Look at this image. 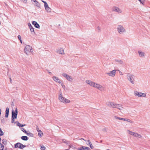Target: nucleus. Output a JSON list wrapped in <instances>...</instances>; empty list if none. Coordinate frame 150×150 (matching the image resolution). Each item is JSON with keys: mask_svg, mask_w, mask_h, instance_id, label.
Returning <instances> with one entry per match:
<instances>
[{"mask_svg": "<svg viewBox=\"0 0 150 150\" xmlns=\"http://www.w3.org/2000/svg\"><path fill=\"white\" fill-rule=\"evenodd\" d=\"M88 145H89L90 147L91 148L93 149V147L92 145V144H91V143L90 142L89 140H88Z\"/></svg>", "mask_w": 150, "mask_h": 150, "instance_id": "obj_27", "label": "nucleus"}, {"mask_svg": "<svg viewBox=\"0 0 150 150\" xmlns=\"http://www.w3.org/2000/svg\"><path fill=\"white\" fill-rule=\"evenodd\" d=\"M24 51L27 55H30L33 53L32 47L29 45H27L25 46Z\"/></svg>", "mask_w": 150, "mask_h": 150, "instance_id": "obj_3", "label": "nucleus"}, {"mask_svg": "<svg viewBox=\"0 0 150 150\" xmlns=\"http://www.w3.org/2000/svg\"><path fill=\"white\" fill-rule=\"evenodd\" d=\"M25 146L23 145V144L20 143H18L15 145V147L16 148H20L21 149H23L25 147Z\"/></svg>", "mask_w": 150, "mask_h": 150, "instance_id": "obj_14", "label": "nucleus"}, {"mask_svg": "<svg viewBox=\"0 0 150 150\" xmlns=\"http://www.w3.org/2000/svg\"><path fill=\"white\" fill-rule=\"evenodd\" d=\"M129 134L135 137L140 138L142 137V136L141 134H139L136 132H129Z\"/></svg>", "mask_w": 150, "mask_h": 150, "instance_id": "obj_13", "label": "nucleus"}, {"mask_svg": "<svg viewBox=\"0 0 150 150\" xmlns=\"http://www.w3.org/2000/svg\"><path fill=\"white\" fill-rule=\"evenodd\" d=\"M139 1L140 3H141L142 4H143V3L144 2V0H138Z\"/></svg>", "mask_w": 150, "mask_h": 150, "instance_id": "obj_34", "label": "nucleus"}, {"mask_svg": "<svg viewBox=\"0 0 150 150\" xmlns=\"http://www.w3.org/2000/svg\"><path fill=\"white\" fill-rule=\"evenodd\" d=\"M126 76L127 79L131 83L133 84L134 83V76L133 75L129 73H128L127 74Z\"/></svg>", "mask_w": 150, "mask_h": 150, "instance_id": "obj_5", "label": "nucleus"}, {"mask_svg": "<svg viewBox=\"0 0 150 150\" xmlns=\"http://www.w3.org/2000/svg\"><path fill=\"white\" fill-rule=\"evenodd\" d=\"M32 1H34V2H35V1H36V0H31Z\"/></svg>", "mask_w": 150, "mask_h": 150, "instance_id": "obj_45", "label": "nucleus"}, {"mask_svg": "<svg viewBox=\"0 0 150 150\" xmlns=\"http://www.w3.org/2000/svg\"><path fill=\"white\" fill-rule=\"evenodd\" d=\"M22 1L23 3H27V0H21Z\"/></svg>", "mask_w": 150, "mask_h": 150, "instance_id": "obj_38", "label": "nucleus"}, {"mask_svg": "<svg viewBox=\"0 0 150 150\" xmlns=\"http://www.w3.org/2000/svg\"><path fill=\"white\" fill-rule=\"evenodd\" d=\"M115 108H117L120 110H122L124 109L121 105L118 104H116Z\"/></svg>", "mask_w": 150, "mask_h": 150, "instance_id": "obj_20", "label": "nucleus"}, {"mask_svg": "<svg viewBox=\"0 0 150 150\" xmlns=\"http://www.w3.org/2000/svg\"><path fill=\"white\" fill-rule=\"evenodd\" d=\"M117 31L118 33L122 34L126 32V30L124 27L122 25H119L117 26Z\"/></svg>", "mask_w": 150, "mask_h": 150, "instance_id": "obj_4", "label": "nucleus"}, {"mask_svg": "<svg viewBox=\"0 0 150 150\" xmlns=\"http://www.w3.org/2000/svg\"><path fill=\"white\" fill-rule=\"evenodd\" d=\"M3 132H0V136H2L4 134Z\"/></svg>", "mask_w": 150, "mask_h": 150, "instance_id": "obj_39", "label": "nucleus"}, {"mask_svg": "<svg viewBox=\"0 0 150 150\" xmlns=\"http://www.w3.org/2000/svg\"><path fill=\"white\" fill-rule=\"evenodd\" d=\"M14 118H12V121H11V122L12 123H14Z\"/></svg>", "mask_w": 150, "mask_h": 150, "instance_id": "obj_40", "label": "nucleus"}, {"mask_svg": "<svg viewBox=\"0 0 150 150\" xmlns=\"http://www.w3.org/2000/svg\"><path fill=\"white\" fill-rule=\"evenodd\" d=\"M112 11L117 12L118 13H122V10L117 6H115L112 8Z\"/></svg>", "mask_w": 150, "mask_h": 150, "instance_id": "obj_8", "label": "nucleus"}, {"mask_svg": "<svg viewBox=\"0 0 150 150\" xmlns=\"http://www.w3.org/2000/svg\"><path fill=\"white\" fill-rule=\"evenodd\" d=\"M122 120L129 122L131 123H133V121L132 120L127 118H123Z\"/></svg>", "mask_w": 150, "mask_h": 150, "instance_id": "obj_22", "label": "nucleus"}, {"mask_svg": "<svg viewBox=\"0 0 150 150\" xmlns=\"http://www.w3.org/2000/svg\"><path fill=\"white\" fill-rule=\"evenodd\" d=\"M123 118H121L119 117V120H122Z\"/></svg>", "mask_w": 150, "mask_h": 150, "instance_id": "obj_42", "label": "nucleus"}, {"mask_svg": "<svg viewBox=\"0 0 150 150\" xmlns=\"http://www.w3.org/2000/svg\"><path fill=\"white\" fill-rule=\"evenodd\" d=\"M62 75L68 81H72L73 80V77L72 76H69L66 73H63L62 74Z\"/></svg>", "mask_w": 150, "mask_h": 150, "instance_id": "obj_9", "label": "nucleus"}, {"mask_svg": "<svg viewBox=\"0 0 150 150\" xmlns=\"http://www.w3.org/2000/svg\"><path fill=\"white\" fill-rule=\"evenodd\" d=\"M58 98L60 102L64 104H68L71 102V101L69 99H67L63 96L61 92L59 95Z\"/></svg>", "mask_w": 150, "mask_h": 150, "instance_id": "obj_2", "label": "nucleus"}, {"mask_svg": "<svg viewBox=\"0 0 150 150\" xmlns=\"http://www.w3.org/2000/svg\"><path fill=\"white\" fill-rule=\"evenodd\" d=\"M45 147L43 145L41 146L40 149L41 150H45Z\"/></svg>", "mask_w": 150, "mask_h": 150, "instance_id": "obj_32", "label": "nucleus"}, {"mask_svg": "<svg viewBox=\"0 0 150 150\" xmlns=\"http://www.w3.org/2000/svg\"><path fill=\"white\" fill-rule=\"evenodd\" d=\"M21 130L22 131H25V130H24V128H21Z\"/></svg>", "mask_w": 150, "mask_h": 150, "instance_id": "obj_43", "label": "nucleus"}, {"mask_svg": "<svg viewBox=\"0 0 150 150\" xmlns=\"http://www.w3.org/2000/svg\"><path fill=\"white\" fill-rule=\"evenodd\" d=\"M37 131H41L40 130H39V129L38 128L37 129Z\"/></svg>", "mask_w": 150, "mask_h": 150, "instance_id": "obj_44", "label": "nucleus"}, {"mask_svg": "<svg viewBox=\"0 0 150 150\" xmlns=\"http://www.w3.org/2000/svg\"><path fill=\"white\" fill-rule=\"evenodd\" d=\"M117 62L120 64H122L123 63V62L122 60H120L117 61Z\"/></svg>", "mask_w": 150, "mask_h": 150, "instance_id": "obj_30", "label": "nucleus"}, {"mask_svg": "<svg viewBox=\"0 0 150 150\" xmlns=\"http://www.w3.org/2000/svg\"><path fill=\"white\" fill-rule=\"evenodd\" d=\"M0 131H2V130L1 128H0Z\"/></svg>", "mask_w": 150, "mask_h": 150, "instance_id": "obj_46", "label": "nucleus"}, {"mask_svg": "<svg viewBox=\"0 0 150 150\" xmlns=\"http://www.w3.org/2000/svg\"><path fill=\"white\" fill-rule=\"evenodd\" d=\"M32 24L34 25V26L38 28H39L40 27V25L35 21H33Z\"/></svg>", "mask_w": 150, "mask_h": 150, "instance_id": "obj_21", "label": "nucleus"}, {"mask_svg": "<svg viewBox=\"0 0 150 150\" xmlns=\"http://www.w3.org/2000/svg\"><path fill=\"white\" fill-rule=\"evenodd\" d=\"M17 114V109L16 108L14 112H12V118H16Z\"/></svg>", "mask_w": 150, "mask_h": 150, "instance_id": "obj_16", "label": "nucleus"}, {"mask_svg": "<svg viewBox=\"0 0 150 150\" xmlns=\"http://www.w3.org/2000/svg\"><path fill=\"white\" fill-rule=\"evenodd\" d=\"M106 105L110 107L115 108L116 103L111 101H108L106 103Z\"/></svg>", "mask_w": 150, "mask_h": 150, "instance_id": "obj_12", "label": "nucleus"}, {"mask_svg": "<svg viewBox=\"0 0 150 150\" xmlns=\"http://www.w3.org/2000/svg\"><path fill=\"white\" fill-rule=\"evenodd\" d=\"M116 70H113L111 71L106 73V74L109 76L114 77L116 74Z\"/></svg>", "mask_w": 150, "mask_h": 150, "instance_id": "obj_10", "label": "nucleus"}, {"mask_svg": "<svg viewBox=\"0 0 150 150\" xmlns=\"http://www.w3.org/2000/svg\"><path fill=\"white\" fill-rule=\"evenodd\" d=\"M138 53L139 56L142 58H143L145 57L146 54L144 52L141 50H139L138 51Z\"/></svg>", "mask_w": 150, "mask_h": 150, "instance_id": "obj_17", "label": "nucleus"}, {"mask_svg": "<svg viewBox=\"0 0 150 150\" xmlns=\"http://www.w3.org/2000/svg\"><path fill=\"white\" fill-rule=\"evenodd\" d=\"M25 132L26 133V134H28V133H27V132Z\"/></svg>", "mask_w": 150, "mask_h": 150, "instance_id": "obj_47", "label": "nucleus"}, {"mask_svg": "<svg viewBox=\"0 0 150 150\" xmlns=\"http://www.w3.org/2000/svg\"><path fill=\"white\" fill-rule=\"evenodd\" d=\"M28 26L29 27V28H30V31L31 33H35V31L34 30V28L32 26L31 24L30 23H28Z\"/></svg>", "mask_w": 150, "mask_h": 150, "instance_id": "obj_18", "label": "nucleus"}, {"mask_svg": "<svg viewBox=\"0 0 150 150\" xmlns=\"http://www.w3.org/2000/svg\"><path fill=\"white\" fill-rule=\"evenodd\" d=\"M52 78L53 81L55 82L58 83H61V81L58 77L54 76H53Z\"/></svg>", "mask_w": 150, "mask_h": 150, "instance_id": "obj_15", "label": "nucleus"}, {"mask_svg": "<svg viewBox=\"0 0 150 150\" xmlns=\"http://www.w3.org/2000/svg\"><path fill=\"white\" fill-rule=\"evenodd\" d=\"M102 130L103 131H106L107 130V128L105 127L103 128V129H102Z\"/></svg>", "mask_w": 150, "mask_h": 150, "instance_id": "obj_37", "label": "nucleus"}, {"mask_svg": "<svg viewBox=\"0 0 150 150\" xmlns=\"http://www.w3.org/2000/svg\"><path fill=\"white\" fill-rule=\"evenodd\" d=\"M119 74L120 75H123L121 71H120L119 72Z\"/></svg>", "mask_w": 150, "mask_h": 150, "instance_id": "obj_41", "label": "nucleus"}, {"mask_svg": "<svg viewBox=\"0 0 150 150\" xmlns=\"http://www.w3.org/2000/svg\"><path fill=\"white\" fill-rule=\"evenodd\" d=\"M77 150H90V149L88 147L82 146L78 148Z\"/></svg>", "mask_w": 150, "mask_h": 150, "instance_id": "obj_19", "label": "nucleus"}, {"mask_svg": "<svg viewBox=\"0 0 150 150\" xmlns=\"http://www.w3.org/2000/svg\"><path fill=\"white\" fill-rule=\"evenodd\" d=\"M43 134L42 133V132H39L38 135V136L40 137H42L43 135Z\"/></svg>", "mask_w": 150, "mask_h": 150, "instance_id": "obj_29", "label": "nucleus"}, {"mask_svg": "<svg viewBox=\"0 0 150 150\" xmlns=\"http://www.w3.org/2000/svg\"><path fill=\"white\" fill-rule=\"evenodd\" d=\"M85 82L87 84L93 88H96L101 91H103L105 90L104 87L102 85L91 80H87L85 81Z\"/></svg>", "mask_w": 150, "mask_h": 150, "instance_id": "obj_1", "label": "nucleus"}, {"mask_svg": "<svg viewBox=\"0 0 150 150\" xmlns=\"http://www.w3.org/2000/svg\"><path fill=\"white\" fill-rule=\"evenodd\" d=\"M82 139V140H84L83 139Z\"/></svg>", "mask_w": 150, "mask_h": 150, "instance_id": "obj_48", "label": "nucleus"}, {"mask_svg": "<svg viewBox=\"0 0 150 150\" xmlns=\"http://www.w3.org/2000/svg\"><path fill=\"white\" fill-rule=\"evenodd\" d=\"M2 143L4 144H6V141L4 139H3L2 140Z\"/></svg>", "mask_w": 150, "mask_h": 150, "instance_id": "obj_33", "label": "nucleus"}, {"mask_svg": "<svg viewBox=\"0 0 150 150\" xmlns=\"http://www.w3.org/2000/svg\"><path fill=\"white\" fill-rule=\"evenodd\" d=\"M97 29L99 31H100L101 30V29H100V27L99 26H98L97 27Z\"/></svg>", "mask_w": 150, "mask_h": 150, "instance_id": "obj_35", "label": "nucleus"}, {"mask_svg": "<svg viewBox=\"0 0 150 150\" xmlns=\"http://www.w3.org/2000/svg\"><path fill=\"white\" fill-rule=\"evenodd\" d=\"M35 4L36 5V6L38 7H39L40 6V4L38 2V1H35Z\"/></svg>", "mask_w": 150, "mask_h": 150, "instance_id": "obj_25", "label": "nucleus"}, {"mask_svg": "<svg viewBox=\"0 0 150 150\" xmlns=\"http://www.w3.org/2000/svg\"><path fill=\"white\" fill-rule=\"evenodd\" d=\"M21 139L24 140H28V137L27 136H23L21 137Z\"/></svg>", "mask_w": 150, "mask_h": 150, "instance_id": "obj_26", "label": "nucleus"}, {"mask_svg": "<svg viewBox=\"0 0 150 150\" xmlns=\"http://www.w3.org/2000/svg\"><path fill=\"white\" fill-rule=\"evenodd\" d=\"M14 123L17 126L19 127H23L25 126V125H23L20 123L16 121L14 122Z\"/></svg>", "mask_w": 150, "mask_h": 150, "instance_id": "obj_23", "label": "nucleus"}, {"mask_svg": "<svg viewBox=\"0 0 150 150\" xmlns=\"http://www.w3.org/2000/svg\"><path fill=\"white\" fill-rule=\"evenodd\" d=\"M18 39L20 40V42L21 43H22V41L21 40V37L20 35H18Z\"/></svg>", "mask_w": 150, "mask_h": 150, "instance_id": "obj_28", "label": "nucleus"}, {"mask_svg": "<svg viewBox=\"0 0 150 150\" xmlns=\"http://www.w3.org/2000/svg\"><path fill=\"white\" fill-rule=\"evenodd\" d=\"M119 117H118L117 116H115L114 117V118L116 120H119Z\"/></svg>", "mask_w": 150, "mask_h": 150, "instance_id": "obj_36", "label": "nucleus"}, {"mask_svg": "<svg viewBox=\"0 0 150 150\" xmlns=\"http://www.w3.org/2000/svg\"><path fill=\"white\" fill-rule=\"evenodd\" d=\"M59 83L61 85L62 87L63 88H65V86L64 84L62 82V81H61V83Z\"/></svg>", "mask_w": 150, "mask_h": 150, "instance_id": "obj_31", "label": "nucleus"}, {"mask_svg": "<svg viewBox=\"0 0 150 150\" xmlns=\"http://www.w3.org/2000/svg\"><path fill=\"white\" fill-rule=\"evenodd\" d=\"M42 2L44 3V6L45 9V10L48 13H50L51 12V9L50 8L48 4L47 3L44 1L43 0L41 1Z\"/></svg>", "mask_w": 150, "mask_h": 150, "instance_id": "obj_7", "label": "nucleus"}, {"mask_svg": "<svg viewBox=\"0 0 150 150\" xmlns=\"http://www.w3.org/2000/svg\"><path fill=\"white\" fill-rule=\"evenodd\" d=\"M9 109L8 108H6V114L5 115V117H7L8 115Z\"/></svg>", "mask_w": 150, "mask_h": 150, "instance_id": "obj_24", "label": "nucleus"}, {"mask_svg": "<svg viewBox=\"0 0 150 150\" xmlns=\"http://www.w3.org/2000/svg\"><path fill=\"white\" fill-rule=\"evenodd\" d=\"M56 52L60 55H64L65 54L64 49L62 47L59 48L56 50Z\"/></svg>", "mask_w": 150, "mask_h": 150, "instance_id": "obj_11", "label": "nucleus"}, {"mask_svg": "<svg viewBox=\"0 0 150 150\" xmlns=\"http://www.w3.org/2000/svg\"><path fill=\"white\" fill-rule=\"evenodd\" d=\"M134 93L135 96H137L139 98L142 97L145 98L146 96V94L145 93L139 92L136 91H134Z\"/></svg>", "mask_w": 150, "mask_h": 150, "instance_id": "obj_6", "label": "nucleus"}]
</instances>
